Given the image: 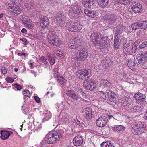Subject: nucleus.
Listing matches in <instances>:
<instances>
[{"label": "nucleus", "mask_w": 147, "mask_h": 147, "mask_svg": "<svg viewBox=\"0 0 147 147\" xmlns=\"http://www.w3.org/2000/svg\"><path fill=\"white\" fill-rule=\"evenodd\" d=\"M90 38L94 45L98 49H103L105 46L108 47L109 46V40L106 36L99 32L93 33L91 34Z\"/></svg>", "instance_id": "1"}, {"label": "nucleus", "mask_w": 147, "mask_h": 147, "mask_svg": "<svg viewBox=\"0 0 147 147\" xmlns=\"http://www.w3.org/2000/svg\"><path fill=\"white\" fill-rule=\"evenodd\" d=\"M146 129V125L144 122L139 121L135 122L133 125L131 131L135 135L140 134L144 132Z\"/></svg>", "instance_id": "2"}, {"label": "nucleus", "mask_w": 147, "mask_h": 147, "mask_svg": "<svg viewBox=\"0 0 147 147\" xmlns=\"http://www.w3.org/2000/svg\"><path fill=\"white\" fill-rule=\"evenodd\" d=\"M65 27L69 31L79 32L82 29L83 25L79 22L69 21L66 23Z\"/></svg>", "instance_id": "3"}, {"label": "nucleus", "mask_w": 147, "mask_h": 147, "mask_svg": "<svg viewBox=\"0 0 147 147\" xmlns=\"http://www.w3.org/2000/svg\"><path fill=\"white\" fill-rule=\"evenodd\" d=\"M48 42L50 44L57 47L61 43V41L58 36L55 32H50L47 36Z\"/></svg>", "instance_id": "4"}, {"label": "nucleus", "mask_w": 147, "mask_h": 147, "mask_svg": "<svg viewBox=\"0 0 147 147\" xmlns=\"http://www.w3.org/2000/svg\"><path fill=\"white\" fill-rule=\"evenodd\" d=\"M81 7L76 4L71 5L69 10V15L71 18H74L78 16L81 12Z\"/></svg>", "instance_id": "5"}, {"label": "nucleus", "mask_w": 147, "mask_h": 147, "mask_svg": "<svg viewBox=\"0 0 147 147\" xmlns=\"http://www.w3.org/2000/svg\"><path fill=\"white\" fill-rule=\"evenodd\" d=\"M120 16L119 13L106 14L104 16V20L106 22L110 25H112L115 23L117 19Z\"/></svg>", "instance_id": "6"}, {"label": "nucleus", "mask_w": 147, "mask_h": 147, "mask_svg": "<svg viewBox=\"0 0 147 147\" xmlns=\"http://www.w3.org/2000/svg\"><path fill=\"white\" fill-rule=\"evenodd\" d=\"M83 85L86 89L92 91L98 88L97 82L92 81L90 82L88 79L84 80Z\"/></svg>", "instance_id": "7"}, {"label": "nucleus", "mask_w": 147, "mask_h": 147, "mask_svg": "<svg viewBox=\"0 0 147 147\" xmlns=\"http://www.w3.org/2000/svg\"><path fill=\"white\" fill-rule=\"evenodd\" d=\"M83 85L86 89L92 91L98 88L97 82L92 81L90 82L88 79L84 80Z\"/></svg>", "instance_id": "8"}, {"label": "nucleus", "mask_w": 147, "mask_h": 147, "mask_svg": "<svg viewBox=\"0 0 147 147\" xmlns=\"http://www.w3.org/2000/svg\"><path fill=\"white\" fill-rule=\"evenodd\" d=\"M142 7L141 5L139 3L133 1L132 5L129 7L128 10L132 13H139L142 11Z\"/></svg>", "instance_id": "9"}, {"label": "nucleus", "mask_w": 147, "mask_h": 147, "mask_svg": "<svg viewBox=\"0 0 147 147\" xmlns=\"http://www.w3.org/2000/svg\"><path fill=\"white\" fill-rule=\"evenodd\" d=\"M90 71L89 70L86 69L82 70H78L76 74L82 80L88 79L90 75Z\"/></svg>", "instance_id": "10"}, {"label": "nucleus", "mask_w": 147, "mask_h": 147, "mask_svg": "<svg viewBox=\"0 0 147 147\" xmlns=\"http://www.w3.org/2000/svg\"><path fill=\"white\" fill-rule=\"evenodd\" d=\"M88 55V52L86 50L78 51L76 55L75 59L76 60L83 61L86 59Z\"/></svg>", "instance_id": "11"}, {"label": "nucleus", "mask_w": 147, "mask_h": 147, "mask_svg": "<svg viewBox=\"0 0 147 147\" xmlns=\"http://www.w3.org/2000/svg\"><path fill=\"white\" fill-rule=\"evenodd\" d=\"M106 116V115L103 114L97 119L96 123L98 126L102 127L106 125L108 121Z\"/></svg>", "instance_id": "12"}, {"label": "nucleus", "mask_w": 147, "mask_h": 147, "mask_svg": "<svg viewBox=\"0 0 147 147\" xmlns=\"http://www.w3.org/2000/svg\"><path fill=\"white\" fill-rule=\"evenodd\" d=\"M57 24H62L66 20V15L62 11H59L56 17Z\"/></svg>", "instance_id": "13"}, {"label": "nucleus", "mask_w": 147, "mask_h": 147, "mask_svg": "<svg viewBox=\"0 0 147 147\" xmlns=\"http://www.w3.org/2000/svg\"><path fill=\"white\" fill-rule=\"evenodd\" d=\"M92 109L89 107L84 109L82 111L83 117L87 120L91 119L92 117Z\"/></svg>", "instance_id": "14"}, {"label": "nucleus", "mask_w": 147, "mask_h": 147, "mask_svg": "<svg viewBox=\"0 0 147 147\" xmlns=\"http://www.w3.org/2000/svg\"><path fill=\"white\" fill-rule=\"evenodd\" d=\"M66 95L75 100H77L80 98L76 92L73 90H68L66 92Z\"/></svg>", "instance_id": "15"}, {"label": "nucleus", "mask_w": 147, "mask_h": 147, "mask_svg": "<svg viewBox=\"0 0 147 147\" xmlns=\"http://www.w3.org/2000/svg\"><path fill=\"white\" fill-rule=\"evenodd\" d=\"M136 58L139 64L142 66H144L147 59L143 55V54L140 53L137 54L136 56Z\"/></svg>", "instance_id": "16"}, {"label": "nucleus", "mask_w": 147, "mask_h": 147, "mask_svg": "<svg viewBox=\"0 0 147 147\" xmlns=\"http://www.w3.org/2000/svg\"><path fill=\"white\" fill-rule=\"evenodd\" d=\"M125 27L122 25H119L116 26L115 29V37L118 38L120 36L123 32Z\"/></svg>", "instance_id": "17"}, {"label": "nucleus", "mask_w": 147, "mask_h": 147, "mask_svg": "<svg viewBox=\"0 0 147 147\" xmlns=\"http://www.w3.org/2000/svg\"><path fill=\"white\" fill-rule=\"evenodd\" d=\"M73 144L76 146H81L83 142L82 138L80 136H76L73 140Z\"/></svg>", "instance_id": "18"}, {"label": "nucleus", "mask_w": 147, "mask_h": 147, "mask_svg": "<svg viewBox=\"0 0 147 147\" xmlns=\"http://www.w3.org/2000/svg\"><path fill=\"white\" fill-rule=\"evenodd\" d=\"M40 19V25L44 28L48 26L49 25V19L45 16L41 17Z\"/></svg>", "instance_id": "19"}, {"label": "nucleus", "mask_w": 147, "mask_h": 147, "mask_svg": "<svg viewBox=\"0 0 147 147\" xmlns=\"http://www.w3.org/2000/svg\"><path fill=\"white\" fill-rule=\"evenodd\" d=\"M10 7V11L16 14H19L21 12V10L20 7L14 4L12 5Z\"/></svg>", "instance_id": "20"}, {"label": "nucleus", "mask_w": 147, "mask_h": 147, "mask_svg": "<svg viewBox=\"0 0 147 147\" xmlns=\"http://www.w3.org/2000/svg\"><path fill=\"white\" fill-rule=\"evenodd\" d=\"M121 102L124 105L129 106L132 104V102L131 100L129 97H127L126 96H124L122 97L121 100Z\"/></svg>", "instance_id": "21"}, {"label": "nucleus", "mask_w": 147, "mask_h": 147, "mask_svg": "<svg viewBox=\"0 0 147 147\" xmlns=\"http://www.w3.org/2000/svg\"><path fill=\"white\" fill-rule=\"evenodd\" d=\"M82 4L84 7L86 8H91V6L94 3V0H82Z\"/></svg>", "instance_id": "22"}, {"label": "nucleus", "mask_w": 147, "mask_h": 147, "mask_svg": "<svg viewBox=\"0 0 147 147\" xmlns=\"http://www.w3.org/2000/svg\"><path fill=\"white\" fill-rule=\"evenodd\" d=\"M112 127V129L114 131L117 132L123 131L125 129V127L121 125H114Z\"/></svg>", "instance_id": "23"}, {"label": "nucleus", "mask_w": 147, "mask_h": 147, "mask_svg": "<svg viewBox=\"0 0 147 147\" xmlns=\"http://www.w3.org/2000/svg\"><path fill=\"white\" fill-rule=\"evenodd\" d=\"M134 96L136 100H138L140 102L143 101L146 98L145 95L140 92L137 93L135 94Z\"/></svg>", "instance_id": "24"}, {"label": "nucleus", "mask_w": 147, "mask_h": 147, "mask_svg": "<svg viewBox=\"0 0 147 147\" xmlns=\"http://www.w3.org/2000/svg\"><path fill=\"white\" fill-rule=\"evenodd\" d=\"M107 94L109 100L112 102H115L116 100L115 93L111 91H109L108 92Z\"/></svg>", "instance_id": "25"}, {"label": "nucleus", "mask_w": 147, "mask_h": 147, "mask_svg": "<svg viewBox=\"0 0 147 147\" xmlns=\"http://www.w3.org/2000/svg\"><path fill=\"white\" fill-rule=\"evenodd\" d=\"M135 60L134 59H128L127 65L131 70H133L135 68Z\"/></svg>", "instance_id": "26"}, {"label": "nucleus", "mask_w": 147, "mask_h": 147, "mask_svg": "<svg viewBox=\"0 0 147 147\" xmlns=\"http://www.w3.org/2000/svg\"><path fill=\"white\" fill-rule=\"evenodd\" d=\"M63 136V135L58 131H54L51 135V136L54 137L55 140L61 139Z\"/></svg>", "instance_id": "27"}, {"label": "nucleus", "mask_w": 147, "mask_h": 147, "mask_svg": "<svg viewBox=\"0 0 147 147\" xmlns=\"http://www.w3.org/2000/svg\"><path fill=\"white\" fill-rule=\"evenodd\" d=\"M44 118L42 119V121L44 122L48 121L50 119L51 117V113L49 111H46L43 113Z\"/></svg>", "instance_id": "28"}, {"label": "nucleus", "mask_w": 147, "mask_h": 147, "mask_svg": "<svg viewBox=\"0 0 147 147\" xmlns=\"http://www.w3.org/2000/svg\"><path fill=\"white\" fill-rule=\"evenodd\" d=\"M1 138L3 140L7 139L10 135V133L8 131H1Z\"/></svg>", "instance_id": "29"}, {"label": "nucleus", "mask_w": 147, "mask_h": 147, "mask_svg": "<svg viewBox=\"0 0 147 147\" xmlns=\"http://www.w3.org/2000/svg\"><path fill=\"white\" fill-rule=\"evenodd\" d=\"M123 52L125 54H127L131 51V46L129 44H127V45L123 46Z\"/></svg>", "instance_id": "30"}, {"label": "nucleus", "mask_w": 147, "mask_h": 147, "mask_svg": "<svg viewBox=\"0 0 147 147\" xmlns=\"http://www.w3.org/2000/svg\"><path fill=\"white\" fill-rule=\"evenodd\" d=\"M84 12L86 15L90 17L94 18L96 16L95 14L96 12L94 11H90L86 9L84 10Z\"/></svg>", "instance_id": "31"}, {"label": "nucleus", "mask_w": 147, "mask_h": 147, "mask_svg": "<svg viewBox=\"0 0 147 147\" xmlns=\"http://www.w3.org/2000/svg\"><path fill=\"white\" fill-rule=\"evenodd\" d=\"M47 56L48 59L51 65H53L55 62V59L51 54L49 53H47Z\"/></svg>", "instance_id": "32"}, {"label": "nucleus", "mask_w": 147, "mask_h": 147, "mask_svg": "<svg viewBox=\"0 0 147 147\" xmlns=\"http://www.w3.org/2000/svg\"><path fill=\"white\" fill-rule=\"evenodd\" d=\"M100 82V84L103 85L104 87H110L111 85V83L106 79H102Z\"/></svg>", "instance_id": "33"}, {"label": "nucleus", "mask_w": 147, "mask_h": 147, "mask_svg": "<svg viewBox=\"0 0 147 147\" xmlns=\"http://www.w3.org/2000/svg\"><path fill=\"white\" fill-rule=\"evenodd\" d=\"M98 1L100 7L104 8L108 4L109 0H98Z\"/></svg>", "instance_id": "34"}, {"label": "nucleus", "mask_w": 147, "mask_h": 147, "mask_svg": "<svg viewBox=\"0 0 147 147\" xmlns=\"http://www.w3.org/2000/svg\"><path fill=\"white\" fill-rule=\"evenodd\" d=\"M138 22L139 28L145 30L147 28V21H141Z\"/></svg>", "instance_id": "35"}, {"label": "nucleus", "mask_w": 147, "mask_h": 147, "mask_svg": "<svg viewBox=\"0 0 147 147\" xmlns=\"http://www.w3.org/2000/svg\"><path fill=\"white\" fill-rule=\"evenodd\" d=\"M142 109V108L139 106L137 105L134 106L133 108L131 109V111L133 112H140Z\"/></svg>", "instance_id": "36"}, {"label": "nucleus", "mask_w": 147, "mask_h": 147, "mask_svg": "<svg viewBox=\"0 0 147 147\" xmlns=\"http://www.w3.org/2000/svg\"><path fill=\"white\" fill-rule=\"evenodd\" d=\"M101 147H114L113 144L108 142H103L100 145Z\"/></svg>", "instance_id": "37"}, {"label": "nucleus", "mask_w": 147, "mask_h": 147, "mask_svg": "<svg viewBox=\"0 0 147 147\" xmlns=\"http://www.w3.org/2000/svg\"><path fill=\"white\" fill-rule=\"evenodd\" d=\"M118 38L115 37L114 41V47L115 49H117L119 47V40L117 39Z\"/></svg>", "instance_id": "38"}, {"label": "nucleus", "mask_w": 147, "mask_h": 147, "mask_svg": "<svg viewBox=\"0 0 147 147\" xmlns=\"http://www.w3.org/2000/svg\"><path fill=\"white\" fill-rule=\"evenodd\" d=\"M29 20V17L26 16H24L22 17V20L25 25L28 23Z\"/></svg>", "instance_id": "39"}, {"label": "nucleus", "mask_w": 147, "mask_h": 147, "mask_svg": "<svg viewBox=\"0 0 147 147\" xmlns=\"http://www.w3.org/2000/svg\"><path fill=\"white\" fill-rule=\"evenodd\" d=\"M55 141V139L54 137L52 136L49 137L47 140L46 142L48 144H51L53 143Z\"/></svg>", "instance_id": "40"}, {"label": "nucleus", "mask_w": 147, "mask_h": 147, "mask_svg": "<svg viewBox=\"0 0 147 147\" xmlns=\"http://www.w3.org/2000/svg\"><path fill=\"white\" fill-rule=\"evenodd\" d=\"M69 119V116L67 113H64L61 119V121L66 122L68 121Z\"/></svg>", "instance_id": "41"}, {"label": "nucleus", "mask_w": 147, "mask_h": 147, "mask_svg": "<svg viewBox=\"0 0 147 147\" xmlns=\"http://www.w3.org/2000/svg\"><path fill=\"white\" fill-rule=\"evenodd\" d=\"M40 61L42 62L45 65L47 66V65L48 62L47 59L44 56H42L39 59Z\"/></svg>", "instance_id": "42"}, {"label": "nucleus", "mask_w": 147, "mask_h": 147, "mask_svg": "<svg viewBox=\"0 0 147 147\" xmlns=\"http://www.w3.org/2000/svg\"><path fill=\"white\" fill-rule=\"evenodd\" d=\"M111 60L109 57H107L102 61L103 63L105 65H108L111 62Z\"/></svg>", "instance_id": "43"}, {"label": "nucleus", "mask_w": 147, "mask_h": 147, "mask_svg": "<svg viewBox=\"0 0 147 147\" xmlns=\"http://www.w3.org/2000/svg\"><path fill=\"white\" fill-rule=\"evenodd\" d=\"M139 22H136L133 23L131 25V27L133 30H136L137 29L139 28Z\"/></svg>", "instance_id": "44"}, {"label": "nucleus", "mask_w": 147, "mask_h": 147, "mask_svg": "<svg viewBox=\"0 0 147 147\" xmlns=\"http://www.w3.org/2000/svg\"><path fill=\"white\" fill-rule=\"evenodd\" d=\"M34 4L35 3L34 2H30L27 3L25 5L28 9H29L34 6Z\"/></svg>", "instance_id": "45"}, {"label": "nucleus", "mask_w": 147, "mask_h": 147, "mask_svg": "<svg viewBox=\"0 0 147 147\" xmlns=\"http://www.w3.org/2000/svg\"><path fill=\"white\" fill-rule=\"evenodd\" d=\"M56 54V55L57 56V57L60 59H61L62 58V57L60 56V55H61L62 56H64V54L61 51L58 50L57 51L56 53H55Z\"/></svg>", "instance_id": "46"}, {"label": "nucleus", "mask_w": 147, "mask_h": 147, "mask_svg": "<svg viewBox=\"0 0 147 147\" xmlns=\"http://www.w3.org/2000/svg\"><path fill=\"white\" fill-rule=\"evenodd\" d=\"M127 39L126 38L124 37L121 38L120 42V44L121 45L123 46L124 45H127Z\"/></svg>", "instance_id": "47"}, {"label": "nucleus", "mask_w": 147, "mask_h": 147, "mask_svg": "<svg viewBox=\"0 0 147 147\" xmlns=\"http://www.w3.org/2000/svg\"><path fill=\"white\" fill-rule=\"evenodd\" d=\"M58 81L59 84L62 85L65 82V79L63 77L59 76L58 78Z\"/></svg>", "instance_id": "48"}, {"label": "nucleus", "mask_w": 147, "mask_h": 147, "mask_svg": "<svg viewBox=\"0 0 147 147\" xmlns=\"http://www.w3.org/2000/svg\"><path fill=\"white\" fill-rule=\"evenodd\" d=\"M68 46L71 49H76L78 47V45H76L75 44V43H73V42L71 43V42H70Z\"/></svg>", "instance_id": "49"}, {"label": "nucleus", "mask_w": 147, "mask_h": 147, "mask_svg": "<svg viewBox=\"0 0 147 147\" xmlns=\"http://www.w3.org/2000/svg\"><path fill=\"white\" fill-rule=\"evenodd\" d=\"M22 94L28 97H30V93L28 90H25L24 91L22 92Z\"/></svg>", "instance_id": "50"}, {"label": "nucleus", "mask_w": 147, "mask_h": 147, "mask_svg": "<svg viewBox=\"0 0 147 147\" xmlns=\"http://www.w3.org/2000/svg\"><path fill=\"white\" fill-rule=\"evenodd\" d=\"M146 47H147V40L146 41L141 44L139 46L140 49H143Z\"/></svg>", "instance_id": "51"}, {"label": "nucleus", "mask_w": 147, "mask_h": 147, "mask_svg": "<svg viewBox=\"0 0 147 147\" xmlns=\"http://www.w3.org/2000/svg\"><path fill=\"white\" fill-rule=\"evenodd\" d=\"M104 115H106V117L107 119H109V120L110 119H115L114 117V115H111L110 114H108L107 113L104 114Z\"/></svg>", "instance_id": "52"}, {"label": "nucleus", "mask_w": 147, "mask_h": 147, "mask_svg": "<svg viewBox=\"0 0 147 147\" xmlns=\"http://www.w3.org/2000/svg\"><path fill=\"white\" fill-rule=\"evenodd\" d=\"M6 80L8 83H12L14 81V79L11 77H8L6 78Z\"/></svg>", "instance_id": "53"}, {"label": "nucleus", "mask_w": 147, "mask_h": 147, "mask_svg": "<svg viewBox=\"0 0 147 147\" xmlns=\"http://www.w3.org/2000/svg\"><path fill=\"white\" fill-rule=\"evenodd\" d=\"M99 92L100 97L103 99H105L106 98V96L104 92L102 91Z\"/></svg>", "instance_id": "54"}, {"label": "nucleus", "mask_w": 147, "mask_h": 147, "mask_svg": "<svg viewBox=\"0 0 147 147\" xmlns=\"http://www.w3.org/2000/svg\"><path fill=\"white\" fill-rule=\"evenodd\" d=\"M1 71L2 74L3 75H5L6 74L7 72V69L4 67H2L1 69Z\"/></svg>", "instance_id": "55"}, {"label": "nucleus", "mask_w": 147, "mask_h": 147, "mask_svg": "<svg viewBox=\"0 0 147 147\" xmlns=\"http://www.w3.org/2000/svg\"><path fill=\"white\" fill-rule=\"evenodd\" d=\"M63 105L61 104H58V105L57 107V110L58 111H61L63 109Z\"/></svg>", "instance_id": "56"}, {"label": "nucleus", "mask_w": 147, "mask_h": 147, "mask_svg": "<svg viewBox=\"0 0 147 147\" xmlns=\"http://www.w3.org/2000/svg\"><path fill=\"white\" fill-rule=\"evenodd\" d=\"M14 86L17 89V90H20L22 88V87L20 85L17 84H15Z\"/></svg>", "instance_id": "57"}, {"label": "nucleus", "mask_w": 147, "mask_h": 147, "mask_svg": "<svg viewBox=\"0 0 147 147\" xmlns=\"http://www.w3.org/2000/svg\"><path fill=\"white\" fill-rule=\"evenodd\" d=\"M29 29H31L33 27L34 25L32 23H30L29 24H27L25 25Z\"/></svg>", "instance_id": "58"}, {"label": "nucleus", "mask_w": 147, "mask_h": 147, "mask_svg": "<svg viewBox=\"0 0 147 147\" xmlns=\"http://www.w3.org/2000/svg\"><path fill=\"white\" fill-rule=\"evenodd\" d=\"M142 33V30H140L138 31L136 33V36L137 37L140 36L141 35Z\"/></svg>", "instance_id": "59"}, {"label": "nucleus", "mask_w": 147, "mask_h": 147, "mask_svg": "<svg viewBox=\"0 0 147 147\" xmlns=\"http://www.w3.org/2000/svg\"><path fill=\"white\" fill-rule=\"evenodd\" d=\"M125 0H118V2L120 4H126V2Z\"/></svg>", "instance_id": "60"}, {"label": "nucleus", "mask_w": 147, "mask_h": 147, "mask_svg": "<svg viewBox=\"0 0 147 147\" xmlns=\"http://www.w3.org/2000/svg\"><path fill=\"white\" fill-rule=\"evenodd\" d=\"M34 99L35 100V101L38 103H39L40 101V99L37 96H35L34 97Z\"/></svg>", "instance_id": "61"}, {"label": "nucleus", "mask_w": 147, "mask_h": 147, "mask_svg": "<svg viewBox=\"0 0 147 147\" xmlns=\"http://www.w3.org/2000/svg\"><path fill=\"white\" fill-rule=\"evenodd\" d=\"M80 93L81 95H82L83 97L85 98H87V96H86V94L82 91H81V92H80Z\"/></svg>", "instance_id": "62"}, {"label": "nucleus", "mask_w": 147, "mask_h": 147, "mask_svg": "<svg viewBox=\"0 0 147 147\" xmlns=\"http://www.w3.org/2000/svg\"><path fill=\"white\" fill-rule=\"evenodd\" d=\"M134 47L133 46L132 47V48L131 47V51L133 53H134L136 52V45H134Z\"/></svg>", "instance_id": "63"}, {"label": "nucleus", "mask_w": 147, "mask_h": 147, "mask_svg": "<svg viewBox=\"0 0 147 147\" xmlns=\"http://www.w3.org/2000/svg\"><path fill=\"white\" fill-rule=\"evenodd\" d=\"M21 32L23 33L26 34L27 33V31L24 28H23L21 30Z\"/></svg>", "instance_id": "64"}]
</instances>
